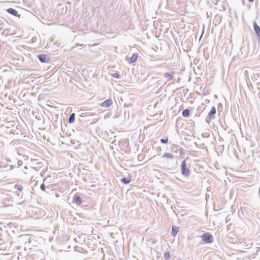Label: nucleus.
I'll return each instance as SVG.
<instances>
[{
    "instance_id": "obj_16",
    "label": "nucleus",
    "mask_w": 260,
    "mask_h": 260,
    "mask_svg": "<svg viewBox=\"0 0 260 260\" xmlns=\"http://www.w3.org/2000/svg\"><path fill=\"white\" fill-rule=\"evenodd\" d=\"M170 257V254L169 252H166L164 254L165 260H168Z\"/></svg>"
},
{
    "instance_id": "obj_5",
    "label": "nucleus",
    "mask_w": 260,
    "mask_h": 260,
    "mask_svg": "<svg viewBox=\"0 0 260 260\" xmlns=\"http://www.w3.org/2000/svg\"><path fill=\"white\" fill-rule=\"evenodd\" d=\"M38 58L41 62H48L49 60L48 55L45 54H40L38 55Z\"/></svg>"
},
{
    "instance_id": "obj_12",
    "label": "nucleus",
    "mask_w": 260,
    "mask_h": 260,
    "mask_svg": "<svg viewBox=\"0 0 260 260\" xmlns=\"http://www.w3.org/2000/svg\"><path fill=\"white\" fill-rule=\"evenodd\" d=\"M179 231V229L177 226H173L172 228V233L171 234L173 237H175L178 234Z\"/></svg>"
},
{
    "instance_id": "obj_6",
    "label": "nucleus",
    "mask_w": 260,
    "mask_h": 260,
    "mask_svg": "<svg viewBox=\"0 0 260 260\" xmlns=\"http://www.w3.org/2000/svg\"><path fill=\"white\" fill-rule=\"evenodd\" d=\"M113 104V101L112 99H108L104 102H103L101 104V106L105 107V108H108L110 106H111Z\"/></svg>"
},
{
    "instance_id": "obj_17",
    "label": "nucleus",
    "mask_w": 260,
    "mask_h": 260,
    "mask_svg": "<svg viewBox=\"0 0 260 260\" xmlns=\"http://www.w3.org/2000/svg\"><path fill=\"white\" fill-rule=\"evenodd\" d=\"M15 187L16 188H17L20 192H21L22 191L23 189V187L22 185H21L16 184L15 185Z\"/></svg>"
},
{
    "instance_id": "obj_1",
    "label": "nucleus",
    "mask_w": 260,
    "mask_h": 260,
    "mask_svg": "<svg viewBox=\"0 0 260 260\" xmlns=\"http://www.w3.org/2000/svg\"><path fill=\"white\" fill-rule=\"evenodd\" d=\"M188 158L186 157V159H184L181 165V172L182 175L185 177H188L190 174V171L189 168L187 167L186 161Z\"/></svg>"
},
{
    "instance_id": "obj_9",
    "label": "nucleus",
    "mask_w": 260,
    "mask_h": 260,
    "mask_svg": "<svg viewBox=\"0 0 260 260\" xmlns=\"http://www.w3.org/2000/svg\"><path fill=\"white\" fill-rule=\"evenodd\" d=\"M73 201L77 205L81 204L82 202L81 197L78 194H75L74 196Z\"/></svg>"
},
{
    "instance_id": "obj_15",
    "label": "nucleus",
    "mask_w": 260,
    "mask_h": 260,
    "mask_svg": "<svg viewBox=\"0 0 260 260\" xmlns=\"http://www.w3.org/2000/svg\"><path fill=\"white\" fill-rule=\"evenodd\" d=\"M189 110L187 109L184 110L182 112V115L184 117H187L189 115Z\"/></svg>"
},
{
    "instance_id": "obj_4",
    "label": "nucleus",
    "mask_w": 260,
    "mask_h": 260,
    "mask_svg": "<svg viewBox=\"0 0 260 260\" xmlns=\"http://www.w3.org/2000/svg\"><path fill=\"white\" fill-rule=\"evenodd\" d=\"M253 29L257 37L258 42L260 41V27L255 21L253 22Z\"/></svg>"
},
{
    "instance_id": "obj_19",
    "label": "nucleus",
    "mask_w": 260,
    "mask_h": 260,
    "mask_svg": "<svg viewBox=\"0 0 260 260\" xmlns=\"http://www.w3.org/2000/svg\"><path fill=\"white\" fill-rule=\"evenodd\" d=\"M160 141L163 144H167L168 142V138H166V139H161Z\"/></svg>"
},
{
    "instance_id": "obj_13",
    "label": "nucleus",
    "mask_w": 260,
    "mask_h": 260,
    "mask_svg": "<svg viewBox=\"0 0 260 260\" xmlns=\"http://www.w3.org/2000/svg\"><path fill=\"white\" fill-rule=\"evenodd\" d=\"M131 178L130 177H124L121 179V181L125 184H127L131 182Z\"/></svg>"
},
{
    "instance_id": "obj_10",
    "label": "nucleus",
    "mask_w": 260,
    "mask_h": 260,
    "mask_svg": "<svg viewBox=\"0 0 260 260\" xmlns=\"http://www.w3.org/2000/svg\"><path fill=\"white\" fill-rule=\"evenodd\" d=\"M174 72H168L164 74V77L166 78H168V80H171L174 76Z\"/></svg>"
},
{
    "instance_id": "obj_20",
    "label": "nucleus",
    "mask_w": 260,
    "mask_h": 260,
    "mask_svg": "<svg viewBox=\"0 0 260 260\" xmlns=\"http://www.w3.org/2000/svg\"><path fill=\"white\" fill-rule=\"evenodd\" d=\"M40 188L42 190L45 191V186L44 183H42L40 186Z\"/></svg>"
},
{
    "instance_id": "obj_8",
    "label": "nucleus",
    "mask_w": 260,
    "mask_h": 260,
    "mask_svg": "<svg viewBox=\"0 0 260 260\" xmlns=\"http://www.w3.org/2000/svg\"><path fill=\"white\" fill-rule=\"evenodd\" d=\"M215 113H216V108L214 106H213L211 108L210 111L208 113V117L210 119H212L214 117V115L215 114Z\"/></svg>"
},
{
    "instance_id": "obj_3",
    "label": "nucleus",
    "mask_w": 260,
    "mask_h": 260,
    "mask_svg": "<svg viewBox=\"0 0 260 260\" xmlns=\"http://www.w3.org/2000/svg\"><path fill=\"white\" fill-rule=\"evenodd\" d=\"M202 240L206 243H211L213 241V238L209 233L204 234L202 236Z\"/></svg>"
},
{
    "instance_id": "obj_14",
    "label": "nucleus",
    "mask_w": 260,
    "mask_h": 260,
    "mask_svg": "<svg viewBox=\"0 0 260 260\" xmlns=\"http://www.w3.org/2000/svg\"><path fill=\"white\" fill-rule=\"evenodd\" d=\"M75 118V114L74 113H72L69 118V123H72L74 122Z\"/></svg>"
},
{
    "instance_id": "obj_7",
    "label": "nucleus",
    "mask_w": 260,
    "mask_h": 260,
    "mask_svg": "<svg viewBox=\"0 0 260 260\" xmlns=\"http://www.w3.org/2000/svg\"><path fill=\"white\" fill-rule=\"evenodd\" d=\"M7 12L9 14L14 16H19L20 17V15H18L17 11L13 8H9L7 9Z\"/></svg>"
},
{
    "instance_id": "obj_11",
    "label": "nucleus",
    "mask_w": 260,
    "mask_h": 260,
    "mask_svg": "<svg viewBox=\"0 0 260 260\" xmlns=\"http://www.w3.org/2000/svg\"><path fill=\"white\" fill-rule=\"evenodd\" d=\"M138 53H133L131 58L129 59L128 62L129 63H134V62H135L137 60V59L138 58Z\"/></svg>"
},
{
    "instance_id": "obj_21",
    "label": "nucleus",
    "mask_w": 260,
    "mask_h": 260,
    "mask_svg": "<svg viewBox=\"0 0 260 260\" xmlns=\"http://www.w3.org/2000/svg\"><path fill=\"white\" fill-rule=\"evenodd\" d=\"M248 1L249 2H250V3H252V2L254 1V0H248Z\"/></svg>"
},
{
    "instance_id": "obj_18",
    "label": "nucleus",
    "mask_w": 260,
    "mask_h": 260,
    "mask_svg": "<svg viewBox=\"0 0 260 260\" xmlns=\"http://www.w3.org/2000/svg\"><path fill=\"white\" fill-rule=\"evenodd\" d=\"M112 77L118 79L120 78L119 74L118 73H114L111 75Z\"/></svg>"
},
{
    "instance_id": "obj_22",
    "label": "nucleus",
    "mask_w": 260,
    "mask_h": 260,
    "mask_svg": "<svg viewBox=\"0 0 260 260\" xmlns=\"http://www.w3.org/2000/svg\"><path fill=\"white\" fill-rule=\"evenodd\" d=\"M202 34H203V32H202ZM202 36H203V34H202V35L201 36L200 38H201V37H202Z\"/></svg>"
},
{
    "instance_id": "obj_2",
    "label": "nucleus",
    "mask_w": 260,
    "mask_h": 260,
    "mask_svg": "<svg viewBox=\"0 0 260 260\" xmlns=\"http://www.w3.org/2000/svg\"><path fill=\"white\" fill-rule=\"evenodd\" d=\"M174 156L170 153H165L161 157L163 164L166 166H169L170 160L173 159Z\"/></svg>"
}]
</instances>
